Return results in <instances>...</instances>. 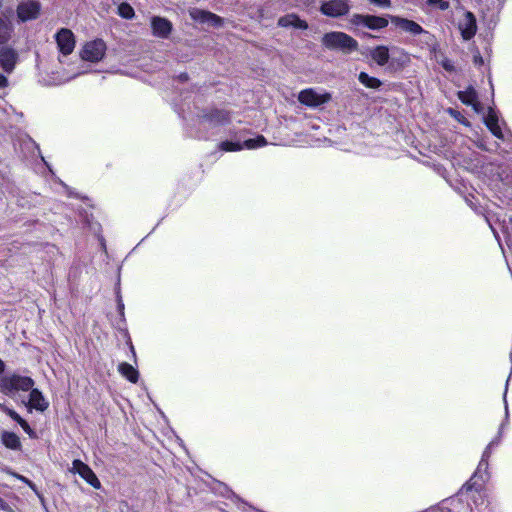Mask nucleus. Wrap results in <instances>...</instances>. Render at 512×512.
<instances>
[{
	"mask_svg": "<svg viewBox=\"0 0 512 512\" xmlns=\"http://www.w3.org/2000/svg\"><path fill=\"white\" fill-rule=\"evenodd\" d=\"M505 414H506V418L508 417V407H507V403L505 402Z\"/></svg>",
	"mask_w": 512,
	"mask_h": 512,
	"instance_id": "58836bf2",
	"label": "nucleus"
},
{
	"mask_svg": "<svg viewBox=\"0 0 512 512\" xmlns=\"http://www.w3.org/2000/svg\"><path fill=\"white\" fill-rule=\"evenodd\" d=\"M81 73L82 72H80V71L65 73L63 75V77H61L60 79L57 80V82H55V84H62L67 81H70V80L74 79L76 76L80 75Z\"/></svg>",
	"mask_w": 512,
	"mask_h": 512,
	"instance_id": "c756f323",
	"label": "nucleus"
},
{
	"mask_svg": "<svg viewBox=\"0 0 512 512\" xmlns=\"http://www.w3.org/2000/svg\"><path fill=\"white\" fill-rule=\"evenodd\" d=\"M267 145V141L263 136L248 139L241 144L240 142L223 141L219 144V148L226 152L240 151L244 148L252 150Z\"/></svg>",
	"mask_w": 512,
	"mask_h": 512,
	"instance_id": "423d86ee",
	"label": "nucleus"
},
{
	"mask_svg": "<svg viewBox=\"0 0 512 512\" xmlns=\"http://www.w3.org/2000/svg\"><path fill=\"white\" fill-rule=\"evenodd\" d=\"M106 50V43L102 39H94L82 46L80 56L84 61L97 63L104 58Z\"/></svg>",
	"mask_w": 512,
	"mask_h": 512,
	"instance_id": "20e7f679",
	"label": "nucleus"
},
{
	"mask_svg": "<svg viewBox=\"0 0 512 512\" xmlns=\"http://www.w3.org/2000/svg\"><path fill=\"white\" fill-rule=\"evenodd\" d=\"M118 14L125 19H131L134 16V9L128 3H121L118 7Z\"/></svg>",
	"mask_w": 512,
	"mask_h": 512,
	"instance_id": "393cba45",
	"label": "nucleus"
},
{
	"mask_svg": "<svg viewBox=\"0 0 512 512\" xmlns=\"http://www.w3.org/2000/svg\"><path fill=\"white\" fill-rule=\"evenodd\" d=\"M356 18L358 24H362L372 30L383 29L388 25V20L381 16L358 15Z\"/></svg>",
	"mask_w": 512,
	"mask_h": 512,
	"instance_id": "2eb2a0df",
	"label": "nucleus"
},
{
	"mask_svg": "<svg viewBox=\"0 0 512 512\" xmlns=\"http://www.w3.org/2000/svg\"><path fill=\"white\" fill-rule=\"evenodd\" d=\"M7 85V79L3 75L0 74V88H3Z\"/></svg>",
	"mask_w": 512,
	"mask_h": 512,
	"instance_id": "72a5a7b5",
	"label": "nucleus"
},
{
	"mask_svg": "<svg viewBox=\"0 0 512 512\" xmlns=\"http://www.w3.org/2000/svg\"><path fill=\"white\" fill-rule=\"evenodd\" d=\"M30 391L28 402L25 403L26 407L29 410H36L39 412H44L49 407L48 400L43 396L42 392L36 388H33Z\"/></svg>",
	"mask_w": 512,
	"mask_h": 512,
	"instance_id": "4468645a",
	"label": "nucleus"
},
{
	"mask_svg": "<svg viewBox=\"0 0 512 512\" xmlns=\"http://www.w3.org/2000/svg\"><path fill=\"white\" fill-rule=\"evenodd\" d=\"M0 407L4 410V412L11 417L13 420H15L18 424L21 423V420L23 418L13 409H10L8 407H4L3 405H0Z\"/></svg>",
	"mask_w": 512,
	"mask_h": 512,
	"instance_id": "cd10ccee",
	"label": "nucleus"
},
{
	"mask_svg": "<svg viewBox=\"0 0 512 512\" xmlns=\"http://www.w3.org/2000/svg\"><path fill=\"white\" fill-rule=\"evenodd\" d=\"M443 67H444L446 70H452V68H453L452 64H451L448 60H446V61H444V62H443Z\"/></svg>",
	"mask_w": 512,
	"mask_h": 512,
	"instance_id": "c9c22d12",
	"label": "nucleus"
},
{
	"mask_svg": "<svg viewBox=\"0 0 512 512\" xmlns=\"http://www.w3.org/2000/svg\"><path fill=\"white\" fill-rule=\"evenodd\" d=\"M322 44L330 50L349 54L358 49V42L344 32H329L322 37Z\"/></svg>",
	"mask_w": 512,
	"mask_h": 512,
	"instance_id": "f03ea898",
	"label": "nucleus"
},
{
	"mask_svg": "<svg viewBox=\"0 0 512 512\" xmlns=\"http://www.w3.org/2000/svg\"><path fill=\"white\" fill-rule=\"evenodd\" d=\"M511 222H512V219H511Z\"/></svg>",
	"mask_w": 512,
	"mask_h": 512,
	"instance_id": "37998d69",
	"label": "nucleus"
},
{
	"mask_svg": "<svg viewBox=\"0 0 512 512\" xmlns=\"http://www.w3.org/2000/svg\"><path fill=\"white\" fill-rule=\"evenodd\" d=\"M118 372L131 383H136L138 381L139 373L136 368L129 363H120L118 366Z\"/></svg>",
	"mask_w": 512,
	"mask_h": 512,
	"instance_id": "412c9836",
	"label": "nucleus"
},
{
	"mask_svg": "<svg viewBox=\"0 0 512 512\" xmlns=\"http://www.w3.org/2000/svg\"><path fill=\"white\" fill-rule=\"evenodd\" d=\"M55 40L57 47L62 55H69L75 48V37L71 30L62 28L56 35Z\"/></svg>",
	"mask_w": 512,
	"mask_h": 512,
	"instance_id": "1a4fd4ad",
	"label": "nucleus"
},
{
	"mask_svg": "<svg viewBox=\"0 0 512 512\" xmlns=\"http://www.w3.org/2000/svg\"><path fill=\"white\" fill-rule=\"evenodd\" d=\"M70 471L74 474H78L83 480L90 484L93 488L99 489L101 483L92 469L82 462L81 460H74Z\"/></svg>",
	"mask_w": 512,
	"mask_h": 512,
	"instance_id": "6e6552de",
	"label": "nucleus"
},
{
	"mask_svg": "<svg viewBox=\"0 0 512 512\" xmlns=\"http://www.w3.org/2000/svg\"><path fill=\"white\" fill-rule=\"evenodd\" d=\"M370 58L379 66H386L390 72H397L407 67L410 55L398 46L378 45L369 50Z\"/></svg>",
	"mask_w": 512,
	"mask_h": 512,
	"instance_id": "f257e3e1",
	"label": "nucleus"
},
{
	"mask_svg": "<svg viewBox=\"0 0 512 512\" xmlns=\"http://www.w3.org/2000/svg\"><path fill=\"white\" fill-rule=\"evenodd\" d=\"M211 123L222 124L228 120V114L223 111H215L210 114L209 119Z\"/></svg>",
	"mask_w": 512,
	"mask_h": 512,
	"instance_id": "a878e982",
	"label": "nucleus"
},
{
	"mask_svg": "<svg viewBox=\"0 0 512 512\" xmlns=\"http://www.w3.org/2000/svg\"><path fill=\"white\" fill-rule=\"evenodd\" d=\"M458 29L464 40H470L477 31L476 18L470 11H462L458 19Z\"/></svg>",
	"mask_w": 512,
	"mask_h": 512,
	"instance_id": "0eeeda50",
	"label": "nucleus"
},
{
	"mask_svg": "<svg viewBox=\"0 0 512 512\" xmlns=\"http://www.w3.org/2000/svg\"><path fill=\"white\" fill-rule=\"evenodd\" d=\"M19 425L30 437H35V432L31 429L29 424L24 419L21 420V423H19Z\"/></svg>",
	"mask_w": 512,
	"mask_h": 512,
	"instance_id": "7c9ffc66",
	"label": "nucleus"
},
{
	"mask_svg": "<svg viewBox=\"0 0 512 512\" xmlns=\"http://www.w3.org/2000/svg\"><path fill=\"white\" fill-rule=\"evenodd\" d=\"M1 441L8 449L19 450L21 448L20 438L13 432H3L1 435Z\"/></svg>",
	"mask_w": 512,
	"mask_h": 512,
	"instance_id": "4be33fe9",
	"label": "nucleus"
},
{
	"mask_svg": "<svg viewBox=\"0 0 512 512\" xmlns=\"http://www.w3.org/2000/svg\"><path fill=\"white\" fill-rule=\"evenodd\" d=\"M505 424H506V423H503V424L501 425V427H500V432H501V431H502V429L504 428Z\"/></svg>",
	"mask_w": 512,
	"mask_h": 512,
	"instance_id": "ea45409f",
	"label": "nucleus"
},
{
	"mask_svg": "<svg viewBox=\"0 0 512 512\" xmlns=\"http://www.w3.org/2000/svg\"><path fill=\"white\" fill-rule=\"evenodd\" d=\"M320 10L326 16L340 17L348 13L349 4L346 0H330L324 2Z\"/></svg>",
	"mask_w": 512,
	"mask_h": 512,
	"instance_id": "9b49d317",
	"label": "nucleus"
},
{
	"mask_svg": "<svg viewBox=\"0 0 512 512\" xmlns=\"http://www.w3.org/2000/svg\"><path fill=\"white\" fill-rule=\"evenodd\" d=\"M151 29L155 37L166 39L171 34L172 24L166 18L154 16L151 18Z\"/></svg>",
	"mask_w": 512,
	"mask_h": 512,
	"instance_id": "f8f14e48",
	"label": "nucleus"
},
{
	"mask_svg": "<svg viewBox=\"0 0 512 512\" xmlns=\"http://www.w3.org/2000/svg\"><path fill=\"white\" fill-rule=\"evenodd\" d=\"M19 478H20L21 480H23L24 482H26V483H27L31 488H34L33 483H32V482H30L28 479H26V478H24V477H22V476H20Z\"/></svg>",
	"mask_w": 512,
	"mask_h": 512,
	"instance_id": "e433bc0d",
	"label": "nucleus"
},
{
	"mask_svg": "<svg viewBox=\"0 0 512 512\" xmlns=\"http://www.w3.org/2000/svg\"><path fill=\"white\" fill-rule=\"evenodd\" d=\"M12 25L8 21L0 18V43H5L10 39Z\"/></svg>",
	"mask_w": 512,
	"mask_h": 512,
	"instance_id": "b1692460",
	"label": "nucleus"
},
{
	"mask_svg": "<svg viewBox=\"0 0 512 512\" xmlns=\"http://www.w3.org/2000/svg\"><path fill=\"white\" fill-rule=\"evenodd\" d=\"M449 113H450L453 117H455L458 121H460V122L464 123L465 125H468V123H466V122L464 121V119H463V117L460 115V113L455 112V111H454V110H452V109H449Z\"/></svg>",
	"mask_w": 512,
	"mask_h": 512,
	"instance_id": "473e14b6",
	"label": "nucleus"
},
{
	"mask_svg": "<svg viewBox=\"0 0 512 512\" xmlns=\"http://www.w3.org/2000/svg\"><path fill=\"white\" fill-rule=\"evenodd\" d=\"M331 100V94L322 90L308 88L300 91L298 101L308 107L316 108Z\"/></svg>",
	"mask_w": 512,
	"mask_h": 512,
	"instance_id": "39448f33",
	"label": "nucleus"
},
{
	"mask_svg": "<svg viewBox=\"0 0 512 512\" xmlns=\"http://www.w3.org/2000/svg\"><path fill=\"white\" fill-rule=\"evenodd\" d=\"M33 386L34 380L27 376L12 374L0 378V392L8 396L19 391H29Z\"/></svg>",
	"mask_w": 512,
	"mask_h": 512,
	"instance_id": "7ed1b4c3",
	"label": "nucleus"
},
{
	"mask_svg": "<svg viewBox=\"0 0 512 512\" xmlns=\"http://www.w3.org/2000/svg\"><path fill=\"white\" fill-rule=\"evenodd\" d=\"M392 23H394L398 28L413 35H418L423 32L422 27L412 20L400 17H392Z\"/></svg>",
	"mask_w": 512,
	"mask_h": 512,
	"instance_id": "dca6fc26",
	"label": "nucleus"
},
{
	"mask_svg": "<svg viewBox=\"0 0 512 512\" xmlns=\"http://www.w3.org/2000/svg\"><path fill=\"white\" fill-rule=\"evenodd\" d=\"M459 99L465 105L472 106L475 112L480 111V103L477 100V93L473 88H468L465 91L459 92Z\"/></svg>",
	"mask_w": 512,
	"mask_h": 512,
	"instance_id": "a211bd4d",
	"label": "nucleus"
},
{
	"mask_svg": "<svg viewBox=\"0 0 512 512\" xmlns=\"http://www.w3.org/2000/svg\"><path fill=\"white\" fill-rule=\"evenodd\" d=\"M494 444V441H492L488 446L487 448L485 449L484 453H483V456H482V459L478 465V470H480L482 467L483 468H487L488 466V462H487V459L489 458L490 456V448L491 446Z\"/></svg>",
	"mask_w": 512,
	"mask_h": 512,
	"instance_id": "bb28decb",
	"label": "nucleus"
},
{
	"mask_svg": "<svg viewBox=\"0 0 512 512\" xmlns=\"http://www.w3.org/2000/svg\"><path fill=\"white\" fill-rule=\"evenodd\" d=\"M474 62H475L476 64L481 65V64L483 63V58H482L479 54H478V55H475V56H474Z\"/></svg>",
	"mask_w": 512,
	"mask_h": 512,
	"instance_id": "f704fd0d",
	"label": "nucleus"
},
{
	"mask_svg": "<svg viewBox=\"0 0 512 512\" xmlns=\"http://www.w3.org/2000/svg\"><path fill=\"white\" fill-rule=\"evenodd\" d=\"M484 122H485V125L487 126V128L491 131V133L495 137H497L499 139L503 138L501 127L498 124V117L492 109L489 110L488 114L486 115V117L484 119Z\"/></svg>",
	"mask_w": 512,
	"mask_h": 512,
	"instance_id": "aec40b11",
	"label": "nucleus"
},
{
	"mask_svg": "<svg viewBox=\"0 0 512 512\" xmlns=\"http://www.w3.org/2000/svg\"><path fill=\"white\" fill-rule=\"evenodd\" d=\"M375 5L381 6V7H389L390 6V0H370Z\"/></svg>",
	"mask_w": 512,
	"mask_h": 512,
	"instance_id": "2f4dec72",
	"label": "nucleus"
},
{
	"mask_svg": "<svg viewBox=\"0 0 512 512\" xmlns=\"http://www.w3.org/2000/svg\"><path fill=\"white\" fill-rule=\"evenodd\" d=\"M190 17L200 23H206L211 26H221L222 19L209 11L201 10L198 8H192L189 10Z\"/></svg>",
	"mask_w": 512,
	"mask_h": 512,
	"instance_id": "ddd939ff",
	"label": "nucleus"
},
{
	"mask_svg": "<svg viewBox=\"0 0 512 512\" xmlns=\"http://www.w3.org/2000/svg\"><path fill=\"white\" fill-rule=\"evenodd\" d=\"M2 6V0H0V7Z\"/></svg>",
	"mask_w": 512,
	"mask_h": 512,
	"instance_id": "79ce46f5",
	"label": "nucleus"
},
{
	"mask_svg": "<svg viewBox=\"0 0 512 512\" xmlns=\"http://www.w3.org/2000/svg\"><path fill=\"white\" fill-rule=\"evenodd\" d=\"M478 146L482 149H484V146L482 144H478Z\"/></svg>",
	"mask_w": 512,
	"mask_h": 512,
	"instance_id": "a19ab883",
	"label": "nucleus"
},
{
	"mask_svg": "<svg viewBox=\"0 0 512 512\" xmlns=\"http://www.w3.org/2000/svg\"><path fill=\"white\" fill-rule=\"evenodd\" d=\"M358 80L365 87L371 88V89H378L382 84L378 78L372 77L365 72H361L359 74Z\"/></svg>",
	"mask_w": 512,
	"mask_h": 512,
	"instance_id": "5701e85b",
	"label": "nucleus"
},
{
	"mask_svg": "<svg viewBox=\"0 0 512 512\" xmlns=\"http://www.w3.org/2000/svg\"><path fill=\"white\" fill-rule=\"evenodd\" d=\"M17 55L9 48H0V66L7 72L13 70Z\"/></svg>",
	"mask_w": 512,
	"mask_h": 512,
	"instance_id": "f3484780",
	"label": "nucleus"
},
{
	"mask_svg": "<svg viewBox=\"0 0 512 512\" xmlns=\"http://www.w3.org/2000/svg\"><path fill=\"white\" fill-rule=\"evenodd\" d=\"M278 25L281 27H295L298 29H307L308 25L304 20H301L295 14H288L278 20Z\"/></svg>",
	"mask_w": 512,
	"mask_h": 512,
	"instance_id": "6ab92c4d",
	"label": "nucleus"
},
{
	"mask_svg": "<svg viewBox=\"0 0 512 512\" xmlns=\"http://www.w3.org/2000/svg\"><path fill=\"white\" fill-rule=\"evenodd\" d=\"M428 3L440 10H447L449 8V2L446 0H427Z\"/></svg>",
	"mask_w": 512,
	"mask_h": 512,
	"instance_id": "c85d7f7f",
	"label": "nucleus"
},
{
	"mask_svg": "<svg viewBox=\"0 0 512 512\" xmlns=\"http://www.w3.org/2000/svg\"><path fill=\"white\" fill-rule=\"evenodd\" d=\"M5 370V363L0 359V375L4 372Z\"/></svg>",
	"mask_w": 512,
	"mask_h": 512,
	"instance_id": "4c0bfd02",
	"label": "nucleus"
},
{
	"mask_svg": "<svg viewBox=\"0 0 512 512\" xmlns=\"http://www.w3.org/2000/svg\"><path fill=\"white\" fill-rule=\"evenodd\" d=\"M40 13V3L36 0L22 1L17 7V16L22 22L36 19Z\"/></svg>",
	"mask_w": 512,
	"mask_h": 512,
	"instance_id": "9d476101",
	"label": "nucleus"
}]
</instances>
